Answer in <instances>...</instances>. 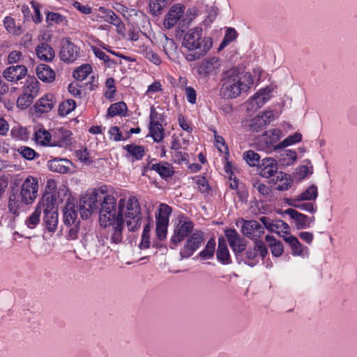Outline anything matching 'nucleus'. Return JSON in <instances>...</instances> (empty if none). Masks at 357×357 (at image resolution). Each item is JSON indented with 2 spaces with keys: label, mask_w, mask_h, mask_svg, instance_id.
<instances>
[{
  "label": "nucleus",
  "mask_w": 357,
  "mask_h": 357,
  "mask_svg": "<svg viewBox=\"0 0 357 357\" xmlns=\"http://www.w3.org/2000/svg\"><path fill=\"white\" fill-rule=\"evenodd\" d=\"M99 220L101 226L106 229L104 234L105 240H102V245L111 248L112 245L121 243L124 220L120 218L119 204L113 196L103 195L100 203Z\"/></svg>",
  "instance_id": "f257e3e1"
},
{
  "label": "nucleus",
  "mask_w": 357,
  "mask_h": 357,
  "mask_svg": "<svg viewBox=\"0 0 357 357\" xmlns=\"http://www.w3.org/2000/svg\"><path fill=\"white\" fill-rule=\"evenodd\" d=\"M220 96L225 99H232L245 93L252 85L250 73L234 68L225 72L222 75Z\"/></svg>",
  "instance_id": "f03ea898"
},
{
  "label": "nucleus",
  "mask_w": 357,
  "mask_h": 357,
  "mask_svg": "<svg viewBox=\"0 0 357 357\" xmlns=\"http://www.w3.org/2000/svg\"><path fill=\"white\" fill-rule=\"evenodd\" d=\"M203 29L197 26L189 29L182 38V47L186 48L190 52L185 54L188 61L199 60L211 49L213 40L210 37L202 36Z\"/></svg>",
  "instance_id": "7ed1b4c3"
},
{
  "label": "nucleus",
  "mask_w": 357,
  "mask_h": 357,
  "mask_svg": "<svg viewBox=\"0 0 357 357\" xmlns=\"http://www.w3.org/2000/svg\"><path fill=\"white\" fill-rule=\"evenodd\" d=\"M119 214L130 231H135L140 227L142 214L139 200L136 197L130 196L127 200L121 198L119 201Z\"/></svg>",
  "instance_id": "20e7f679"
},
{
  "label": "nucleus",
  "mask_w": 357,
  "mask_h": 357,
  "mask_svg": "<svg viewBox=\"0 0 357 357\" xmlns=\"http://www.w3.org/2000/svg\"><path fill=\"white\" fill-rule=\"evenodd\" d=\"M63 221L66 227H69L68 236L70 239H75L79 230V220H78L77 206L75 199L68 196V199L63 209Z\"/></svg>",
  "instance_id": "39448f33"
},
{
  "label": "nucleus",
  "mask_w": 357,
  "mask_h": 357,
  "mask_svg": "<svg viewBox=\"0 0 357 357\" xmlns=\"http://www.w3.org/2000/svg\"><path fill=\"white\" fill-rule=\"evenodd\" d=\"M104 192L93 190L91 193L83 195L79 202V211L82 218H88L91 214L98 208V203L101 202Z\"/></svg>",
  "instance_id": "423d86ee"
},
{
  "label": "nucleus",
  "mask_w": 357,
  "mask_h": 357,
  "mask_svg": "<svg viewBox=\"0 0 357 357\" xmlns=\"http://www.w3.org/2000/svg\"><path fill=\"white\" fill-rule=\"evenodd\" d=\"M195 229L194 224L184 216H181L176 225L174 234L171 237V243L174 245L186 239Z\"/></svg>",
  "instance_id": "0eeeda50"
},
{
  "label": "nucleus",
  "mask_w": 357,
  "mask_h": 357,
  "mask_svg": "<svg viewBox=\"0 0 357 357\" xmlns=\"http://www.w3.org/2000/svg\"><path fill=\"white\" fill-rule=\"evenodd\" d=\"M204 241V232L195 229L187 238L180 251L181 259L189 258L198 250Z\"/></svg>",
  "instance_id": "6e6552de"
},
{
  "label": "nucleus",
  "mask_w": 357,
  "mask_h": 357,
  "mask_svg": "<svg viewBox=\"0 0 357 357\" xmlns=\"http://www.w3.org/2000/svg\"><path fill=\"white\" fill-rule=\"evenodd\" d=\"M38 189V180L32 176L27 177L21 188L20 197L22 203L31 204L36 198Z\"/></svg>",
  "instance_id": "1a4fd4ad"
},
{
  "label": "nucleus",
  "mask_w": 357,
  "mask_h": 357,
  "mask_svg": "<svg viewBox=\"0 0 357 357\" xmlns=\"http://www.w3.org/2000/svg\"><path fill=\"white\" fill-rule=\"evenodd\" d=\"M225 236L229 246L238 257V255L246 248V242L234 229H227L225 231Z\"/></svg>",
  "instance_id": "9d476101"
},
{
  "label": "nucleus",
  "mask_w": 357,
  "mask_h": 357,
  "mask_svg": "<svg viewBox=\"0 0 357 357\" xmlns=\"http://www.w3.org/2000/svg\"><path fill=\"white\" fill-rule=\"evenodd\" d=\"M281 131L279 129H271L268 131H266L259 138V142L261 144V149L266 151H271L273 149L277 150L280 148H276V143L280 139V135Z\"/></svg>",
  "instance_id": "9b49d317"
},
{
  "label": "nucleus",
  "mask_w": 357,
  "mask_h": 357,
  "mask_svg": "<svg viewBox=\"0 0 357 357\" xmlns=\"http://www.w3.org/2000/svg\"><path fill=\"white\" fill-rule=\"evenodd\" d=\"M241 221L243 222L241 231L248 238L257 240L264 233V226L260 225L257 220L242 219Z\"/></svg>",
  "instance_id": "f8f14e48"
},
{
  "label": "nucleus",
  "mask_w": 357,
  "mask_h": 357,
  "mask_svg": "<svg viewBox=\"0 0 357 357\" xmlns=\"http://www.w3.org/2000/svg\"><path fill=\"white\" fill-rule=\"evenodd\" d=\"M79 56V50L68 38L61 40L60 57L67 63L74 62Z\"/></svg>",
  "instance_id": "ddd939ff"
},
{
  "label": "nucleus",
  "mask_w": 357,
  "mask_h": 357,
  "mask_svg": "<svg viewBox=\"0 0 357 357\" xmlns=\"http://www.w3.org/2000/svg\"><path fill=\"white\" fill-rule=\"evenodd\" d=\"M185 6L181 3L173 5L164 20V26L170 29L173 28L184 13Z\"/></svg>",
  "instance_id": "4468645a"
},
{
  "label": "nucleus",
  "mask_w": 357,
  "mask_h": 357,
  "mask_svg": "<svg viewBox=\"0 0 357 357\" xmlns=\"http://www.w3.org/2000/svg\"><path fill=\"white\" fill-rule=\"evenodd\" d=\"M27 74V69L24 65L10 66L6 68L3 73V77L8 82L17 83L24 78Z\"/></svg>",
  "instance_id": "2eb2a0df"
},
{
  "label": "nucleus",
  "mask_w": 357,
  "mask_h": 357,
  "mask_svg": "<svg viewBox=\"0 0 357 357\" xmlns=\"http://www.w3.org/2000/svg\"><path fill=\"white\" fill-rule=\"evenodd\" d=\"M220 61L217 57L204 59L197 68V73L203 77L215 75L220 67Z\"/></svg>",
  "instance_id": "dca6fc26"
},
{
  "label": "nucleus",
  "mask_w": 357,
  "mask_h": 357,
  "mask_svg": "<svg viewBox=\"0 0 357 357\" xmlns=\"http://www.w3.org/2000/svg\"><path fill=\"white\" fill-rule=\"evenodd\" d=\"M273 119V113L272 111H266L261 115H257L252 119L249 128L252 132H258L267 126Z\"/></svg>",
  "instance_id": "f3484780"
},
{
  "label": "nucleus",
  "mask_w": 357,
  "mask_h": 357,
  "mask_svg": "<svg viewBox=\"0 0 357 357\" xmlns=\"http://www.w3.org/2000/svg\"><path fill=\"white\" fill-rule=\"evenodd\" d=\"M276 160L273 158H265L258 167L260 176L264 178L273 177L278 171Z\"/></svg>",
  "instance_id": "a211bd4d"
},
{
  "label": "nucleus",
  "mask_w": 357,
  "mask_h": 357,
  "mask_svg": "<svg viewBox=\"0 0 357 357\" xmlns=\"http://www.w3.org/2000/svg\"><path fill=\"white\" fill-rule=\"evenodd\" d=\"M72 162L66 158H55L48 161L47 167L52 172L60 174H68L70 172Z\"/></svg>",
  "instance_id": "6ab92c4d"
},
{
  "label": "nucleus",
  "mask_w": 357,
  "mask_h": 357,
  "mask_svg": "<svg viewBox=\"0 0 357 357\" xmlns=\"http://www.w3.org/2000/svg\"><path fill=\"white\" fill-rule=\"evenodd\" d=\"M70 132L63 128L53 131L51 146L67 147L71 144Z\"/></svg>",
  "instance_id": "aec40b11"
},
{
  "label": "nucleus",
  "mask_w": 357,
  "mask_h": 357,
  "mask_svg": "<svg viewBox=\"0 0 357 357\" xmlns=\"http://www.w3.org/2000/svg\"><path fill=\"white\" fill-rule=\"evenodd\" d=\"M269 90L263 89L258 91L249 101L248 109L257 110L269 99Z\"/></svg>",
  "instance_id": "412c9836"
},
{
  "label": "nucleus",
  "mask_w": 357,
  "mask_h": 357,
  "mask_svg": "<svg viewBox=\"0 0 357 357\" xmlns=\"http://www.w3.org/2000/svg\"><path fill=\"white\" fill-rule=\"evenodd\" d=\"M54 103V96L52 93H48L36 102V111L39 113L48 112L52 110Z\"/></svg>",
  "instance_id": "4be33fe9"
},
{
  "label": "nucleus",
  "mask_w": 357,
  "mask_h": 357,
  "mask_svg": "<svg viewBox=\"0 0 357 357\" xmlns=\"http://www.w3.org/2000/svg\"><path fill=\"white\" fill-rule=\"evenodd\" d=\"M272 180L276 185L275 189L279 191L287 190L292 184V179L290 176L287 177V174L282 172H278Z\"/></svg>",
  "instance_id": "5701e85b"
},
{
  "label": "nucleus",
  "mask_w": 357,
  "mask_h": 357,
  "mask_svg": "<svg viewBox=\"0 0 357 357\" xmlns=\"http://www.w3.org/2000/svg\"><path fill=\"white\" fill-rule=\"evenodd\" d=\"M295 221L297 229H303L307 227V216L293 208H287L284 212Z\"/></svg>",
  "instance_id": "b1692460"
},
{
  "label": "nucleus",
  "mask_w": 357,
  "mask_h": 357,
  "mask_svg": "<svg viewBox=\"0 0 357 357\" xmlns=\"http://www.w3.org/2000/svg\"><path fill=\"white\" fill-rule=\"evenodd\" d=\"M38 77L45 82H52L55 79V73L46 64H40L36 68Z\"/></svg>",
  "instance_id": "393cba45"
},
{
  "label": "nucleus",
  "mask_w": 357,
  "mask_h": 357,
  "mask_svg": "<svg viewBox=\"0 0 357 357\" xmlns=\"http://www.w3.org/2000/svg\"><path fill=\"white\" fill-rule=\"evenodd\" d=\"M217 259L224 264L231 263L229 250L224 238H219L218 247L217 250Z\"/></svg>",
  "instance_id": "a878e982"
},
{
  "label": "nucleus",
  "mask_w": 357,
  "mask_h": 357,
  "mask_svg": "<svg viewBox=\"0 0 357 357\" xmlns=\"http://www.w3.org/2000/svg\"><path fill=\"white\" fill-rule=\"evenodd\" d=\"M37 56L45 61H50L54 57V51L48 44L43 43L36 48Z\"/></svg>",
  "instance_id": "bb28decb"
},
{
  "label": "nucleus",
  "mask_w": 357,
  "mask_h": 357,
  "mask_svg": "<svg viewBox=\"0 0 357 357\" xmlns=\"http://www.w3.org/2000/svg\"><path fill=\"white\" fill-rule=\"evenodd\" d=\"M55 201L53 195L49 194L45 195L43 197L41 202L39 203L37 207H40L44 214L50 212H57V208L55 207Z\"/></svg>",
  "instance_id": "cd10ccee"
},
{
  "label": "nucleus",
  "mask_w": 357,
  "mask_h": 357,
  "mask_svg": "<svg viewBox=\"0 0 357 357\" xmlns=\"http://www.w3.org/2000/svg\"><path fill=\"white\" fill-rule=\"evenodd\" d=\"M260 222L263 224L264 227L268 230L270 232H275L278 234H280V230L282 229V225L280 223L282 222L281 220H271L270 218L262 216L259 218Z\"/></svg>",
  "instance_id": "c85d7f7f"
},
{
  "label": "nucleus",
  "mask_w": 357,
  "mask_h": 357,
  "mask_svg": "<svg viewBox=\"0 0 357 357\" xmlns=\"http://www.w3.org/2000/svg\"><path fill=\"white\" fill-rule=\"evenodd\" d=\"M40 83L34 77H28L24 86V92L32 95L33 98L38 96Z\"/></svg>",
  "instance_id": "c756f323"
},
{
  "label": "nucleus",
  "mask_w": 357,
  "mask_h": 357,
  "mask_svg": "<svg viewBox=\"0 0 357 357\" xmlns=\"http://www.w3.org/2000/svg\"><path fill=\"white\" fill-rule=\"evenodd\" d=\"M53 134H50L45 129H39L35 132V141L37 144L43 146H51Z\"/></svg>",
  "instance_id": "7c9ffc66"
},
{
  "label": "nucleus",
  "mask_w": 357,
  "mask_h": 357,
  "mask_svg": "<svg viewBox=\"0 0 357 357\" xmlns=\"http://www.w3.org/2000/svg\"><path fill=\"white\" fill-rule=\"evenodd\" d=\"M150 168L155 171L162 178L169 177L174 173L172 168L167 162L153 164Z\"/></svg>",
  "instance_id": "2f4dec72"
},
{
  "label": "nucleus",
  "mask_w": 357,
  "mask_h": 357,
  "mask_svg": "<svg viewBox=\"0 0 357 357\" xmlns=\"http://www.w3.org/2000/svg\"><path fill=\"white\" fill-rule=\"evenodd\" d=\"M100 10L102 13L105 15V21L116 26L118 29H120L123 26V22L121 18L112 10L107 9L103 7L100 8Z\"/></svg>",
  "instance_id": "473e14b6"
},
{
  "label": "nucleus",
  "mask_w": 357,
  "mask_h": 357,
  "mask_svg": "<svg viewBox=\"0 0 357 357\" xmlns=\"http://www.w3.org/2000/svg\"><path fill=\"white\" fill-rule=\"evenodd\" d=\"M44 224L49 231H55L58 225V213L50 212L44 214Z\"/></svg>",
  "instance_id": "72a5a7b5"
},
{
  "label": "nucleus",
  "mask_w": 357,
  "mask_h": 357,
  "mask_svg": "<svg viewBox=\"0 0 357 357\" xmlns=\"http://www.w3.org/2000/svg\"><path fill=\"white\" fill-rule=\"evenodd\" d=\"M265 238L267 241L270 242V248L273 255L275 257L281 256L283 253L282 243L270 235H266Z\"/></svg>",
  "instance_id": "f704fd0d"
},
{
  "label": "nucleus",
  "mask_w": 357,
  "mask_h": 357,
  "mask_svg": "<svg viewBox=\"0 0 357 357\" xmlns=\"http://www.w3.org/2000/svg\"><path fill=\"white\" fill-rule=\"evenodd\" d=\"M127 109V105L124 102H118L110 105L107 110V115L111 117L116 115H123Z\"/></svg>",
  "instance_id": "c9c22d12"
},
{
  "label": "nucleus",
  "mask_w": 357,
  "mask_h": 357,
  "mask_svg": "<svg viewBox=\"0 0 357 357\" xmlns=\"http://www.w3.org/2000/svg\"><path fill=\"white\" fill-rule=\"evenodd\" d=\"M149 129L151 135L155 142H160L163 139L165 130L160 123H151Z\"/></svg>",
  "instance_id": "e433bc0d"
},
{
  "label": "nucleus",
  "mask_w": 357,
  "mask_h": 357,
  "mask_svg": "<svg viewBox=\"0 0 357 357\" xmlns=\"http://www.w3.org/2000/svg\"><path fill=\"white\" fill-rule=\"evenodd\" d=\"M167 3L168 0H150L149 9L151 13L155 16L160 15Z\"/></svg>",
  "instance_id": "4c0bfd02"
},
{
  "label": "nucleus",
  "mask_w": 357,
  "mask_h": 357,
  "mask_svg": "<svg viewBox=\"0 0 357 357\" xmlns=\"http://www.w3.org/2000/svg\"><path fill=\"white\" fill-rule=\"evenodd\" d=\"M92 72V68L89 64H83L74 70L73 75L77 80L84 79Z\"/></svg>",
  "instance_id": "58836bf2"
},
{
  "label": "nucleus",
  "mask_w": 357,
  "mask_h": 357,
  "mask_svg": "<svg viewBox=\"0 0 357 357\" xmlns=\"http://www.w3.org/2000/svg\"><path fill=\"white\" fill-rule=\"evenodd\" d=\"M318 196L317 187L312 184L309 186L304 192L299 195L301 201H312L315 200Z\"/></svg>",
  "instance_id": "ea45409f"
},
{
  "label": "nucleus",
  "mask_w": 357,
  "mask_h": 357,
  "mask_svg": "<svg viewBox=\"0 0 357 357\" xmlns=\"http://www.w3.org/2000/svg\"><path fill=\"white\" fill-rule=\"evenodd\" d=\"M124 149L132 155L135 160H140L144 155V149L142 146L128 144Z\"/></svg>",
  "instance_id": "a19ab883"
},
{
  "label": "nucleus",
  "mask_w": 357,
  "mask_h": 357,
  "mask_svg": "<svg viewBox=\"0 0 357 357\" xmlns=\"http://www.w3.org/2000/svg\"><path fill=\"white\" fill-rule=\"evenodd\" d=\"M76 103L75 101L72 99H68L59 104V114L63 116L71 112L75 109Z\"/></svg>",
  "instance_id": "79ce46f5"
},
{
  "label": "nucleus",
  "mask_w": 357,
  "mask_h": 357,
  "mask_svg": "<svg viewBox=\"0 0 357 357\" xmlns=\"http://www.w3.org/2000/svg\"><path fill=\"white\" fill-rule=\"evenodd\" d=\"M238 33L236 31L231 27L227 29L224 38L220 45L219 50L224 49L231 42L234 41L237 38Z\"/></svg>",
  "instance_id": "37998d69"
},
{
  "label": "nucleus",
  "mask_w": 357,
  "mask_h": 357,
  "mask_svg": "<svg viewBox=\"0 0 357 357\" xmlns=\"http://www.w3.org/2000/svg\"><path fill=\"white\" fill-rule=\"evenodd\" d=\"M243 158L250 166L260 165V155L254 151L249 150L243 153Z\"/></svg>",
  "instance_id": "c03bdc74"
},
{
  "label": "nucleus",
  "mask_w": 357,
  "mask_h": 357,
  "mask_svg": "<svg viewBox=\"0 0 357 357\" xmlns=\"http://www.w3.org/2000/svg\"><path fill=\"white\" fill-rule=\"evenodd\" d=\"M215 242L211 238L208 241L205 248L199 252V257L203 259H208L213 257L215 251Z\"/></svg>",
  "instance_id": "a18cd8bd"
},
{
  "label": "nucleus",
  "mask_w": 357,
  "mask_h": 357,
  "mask_svg": "<svg viewBox=\"0 0 357 357\" xmlns=\"http://www.w3.org/2000/svg\"><path fill=\"white\" fill-rule=\"evenodd\" d=\"M284 240L289 244L294 255H299L303 252L302 245L296 236L284 237Z\"/></svg>",
  "instance_id": "49530a36"
},
{
  "label": "nucleus",
  "mask_w": 357,
  "mask_h": 357,
  "mask_svg": "<svg viewBox=\"0 0 357 357\" xmlns=\"http://www.w3.org/2000/svg\"><path fill=\"white\" fill-rule=\"evenodd\" d=\"M162 47L165 53L168 57L174 56L176 52L177 45L176 43L173 39L168 38L167 36L165 37Z\"/></svg>",
  "instance_id": "de8ad7c7"
},
{
  "label": "nucleus",
  "mask_w": 357,
  "mask_h": 357,
  "mask_svg": "<svg viewBox=\"0 0 357 357\" xmlns=\"http://www.w3.org/2000/svg\"><path fill=\"white\" fill-rule=\"evenodd\" d=\"M41 215L40 207L36 208L35 211L30 215L26 220V225L30 229H33L40 222V217Z\"/></svg>",
  "instance_id": "09e8293b"
},
{
  "label": "nucleus",
  "mask_w": 357,
  "mask_h": 357,
  "mask_svg": "<svg viewBox=\"0 0 357 357\" xmlns=\"http://www.w3.org/2000/svg\"><path fill=\"white\" fill-rule=\"evenodd\" d=\"M302 135L301 133L296 132L294 135L288 136L286 139H284L282 142L278 144L276 148L284 149L288 146L294 144L296 142H298L301 140Z\"/></svg>",
  "instance_id": "8fccbe9b"
},
{
  "label": "nucleus",
  "mask_w": 357,
  "mask_h": 357,
  "mask_svg": "<svg viewBox=\"0 0 357 357\" xmlns=\"http://www.w3.org/2000/svg\"><path fill=\"white\" fill-rule=\"evenodd\" d=\"M34 98L32 95H29L26 93H23L17 100V105L18 107L24 109L27 108L33 101Z\"/></svg>",
  "instance_id": "3c124183"
},
{
  "label": "nucleus",
  "mask_w": 357,
  "mask_h": 357,
  "mask_svg": "<svg viewBox=\"0 0 357 357\" xmlns=\"http://www.w3.org/2000/svg\"><path fill=\"white\" fill-rule=\"evenodd\" d=\"M19 153L25 159L31 160L39 155L31 148L28 146H21L18 149Z\"/></svg>",
  "instance_id": "603ef678"
},
{
  "label": "nucleus",
  "mask_w": 357,
  "mask_h": 357,
  "mask_svg": "<svg viewBox=\"0 0 357 357\" xmlns=\"http://www.w3.org/2000/svg\"><path fill=\"white\" fill-rule=\"evenodd\" d=\"M91 50L95 54V56L100 60L104 61L105 63H114V61L110 59L109 57L101 50L99 48L92 46Z\"/></svg>",
  "instance_id": "864d4df0"
},
{
  "label": "nucleus",
  "mask_w": 357,
  "mask_h": 357,
  "mask_svg": "<svg viewBox=\"0 0 357 357\" xmlns=\"http://www.w3.org/2000/svg\"><path fill=\"white\" fill-rule=\"evenodd\" d=\"M3 24L8 31L13 34H20V32L15 29V21L12 17H6L3 20Z\"/></svg>",
  "instance_id": "5fc2aeb1"
},
{
  "label": "nucleus",
  "mask_w": 357,
  "mask_h": 357,
  "mask_svg": "<svg viewBox=\"0 0 357 357\" xmlns=\"http://www.w3.org/2000/svg\"><path fill=\"white\" fill-rule=\"evenodd\" d=\"M145 57L155 65H159L161 62L160 56L151 50H146Z\"/></svg>",
  "instance_id": "6e6d98bb"
},
{
  "label": "nucleus",
  "mask_w": 357,
  "mask_h": 357,
  "mask_svg": "<svg viewBox=\"0 0 357 357\" xmlns=\"http://www.w3.org/2000/svg\"><path fill=\"white\" fill-rule=\"evenodd\" d=\"M196 183L198 186L199 191L202 193L208 192L209 190V186L208 184V181L204 177H199L196 181Z\"/></svg>",
  "instance_id": "4d7b16f0"
},
{
  "label": "nucleus",
  "mask_w": 357,
  "mask_h": 357,
  "mask_svg": "<svg viewBox=\"0 0 357 357\" xmlns=\"http://www.w3.org/2000/svg\"><path fill=\"white\" fill-rule=\"evenodd\" d=\"M254 249L257 252H259L262 259H264L267 254V248L265 243L261 241H257V239L255 241Z\"/></svg>",
  "instance_id": "13d9d810"
},
{
  "label": "nucleus",
  "mask_w": 357,
  "mask_h": 357,
  "mask_svg": "<svg viewBox=\"0 0 357 357\" xmlns=\"http://www.w3.org/2000/svg\"><path fill=\"white\" fill-rule=\"evenodd\" d=\"M109 133L111 135V137H113L114 140L116 141V142L121 141V140H125L127 139V137H126V138L122 137V135L119 130V128L117 126L112 127L109 130Z\"/></svg>",
  "instance_id": "bf43d9fd"
},
{
  "label": "nucleus",
  "mask_w": 357,
  "mask_h": 357,
  "mask_svg": "<svg viewBox=\"0 0 357 357\" xmlns=\"http://www.w3.org/2000/svg\"><path fill=\"white\" fill-rule=\"evenodd\" d=\"M76 156L82 162H84L86 163H89L91 162L89 159V153L86 149L77 150L76 151Z\"/></svg>",
  "instance_id": "052dcab7"
},
{
  "label": "nucleus",
  "mask_w": 357,
  "mask_h": 357,
  "mask_svg": "<svg viewBox=\"0 0 357 357\" xmlns=\"http://www.w3.org/2000/svg\"><path fill=\"white\" fill-rule=\"evenodd\" d=\"M185 95H186L187 100L190 103H191V104L195 103L197 93H196L195 90L192 87H191V86L186 87Z\"/></svg>",
  "instance_id": "680f3d73"
},
{
  "label": "nucleus",
  "mask_w": 357,
  "mask_h": 357,
  "mask_svg": "<svg viewBox=\"0 0 357 357\" xmlns=\"http://www.w3.org/2000/svg\"><path fill=\"white\" fill-rule=\"evenodd\" d=\"M22 54L19 51H12L8 56V61L9 63H15L19 61Z\"/></svg>",
  "instance_id": "e2e57ef3"
},
{
  "label": "nucleus",
  "mask_w": 357,
  "mask_h": 357,
  "mask_svg": "<svg viewBox=\"0 0 357 357\" xmlns=\"http://www.w3.org/2000/svg\"><path fill=\"white\" fill-rule=\"evenodd\" d=\"M254 187L258 190V192L263 195H266L270 192V189L265 184L261 183L260 182H255L254 184Z\"/></svg>",
  "instance_id": "0e129e2a"
},
{
  "label": "nucleus",
  "mask_w": 357,
  "mask_h": 357,
  "mask_svg": "<svg viewBox=\"0 0 357 357\" xmlns=\"http://www.w3.org/2000/svg\"><path fill=\"white\" fill-rule=\"evenodd\" d=\"M64 17L56 13H49L47 15V21H52L56 23H61L63 21Z\"/></svg>",
  "instance_id": "69168bd1"
},
{
  "label": "nucleus",
  "mask_w": 357,
  "mask_h": 357,
  "mask_svg": "<svg viewBox=\"0 0 357 357\" xmlns=\"http://www.w3.org/2000/svg\"><path fill=\"white\" fill-rule=\"evenodd\" d=\"M172 213V208L165 204H161L159 208V215L167 217L170 215Z\"/></svg>",
  "instance_id": "338daca9"
},
{
  "label": "nucleus",
  "mask_w": 357,
  "mask_h": 357,
  "mask_svg": "<svg viewBox=\"0 0 357 357\" xmlns=\"http://www.w3.org/2000/svg\"><path fill=\"white\" fill-rule=\"evenodd\" d=\"M68 91L75 98H81L82 91L78 89V84L71 83L68 85Z\"/></svg>",
  "instance_id": "774afa93"
}]
</instances>
